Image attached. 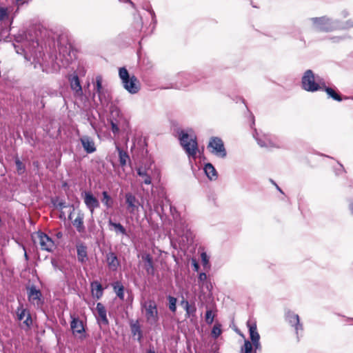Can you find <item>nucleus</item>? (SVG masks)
I'll use <instances>...</instances> for the list:
<instances>
[{
  "label": "nucleus",
  "mask_w": 353,
  "mask_h": 353,
  "mask_svg": "<svg viewBox=\"0 0 353 353\" xmlns=\"http://www.w3.org/2000/svg\"><path fill=\"white\" fill-rule=\"evenodd\" d=\"M285 318L289 323L292 326H294L297 334L299 330H303V325L300 323V319L298 314H296L291 311H288L285 314Z\"/></svg>",
  "instance_id": "obj_12"
},
{
  "label": "nucleus",
  "mask_w": 353,
  "mask_h": 353,
  "mask_svg": "<svg viewBox=\"0 0 353 353\" xmlns=\"http://www.w3.org/2000/svg\"><path fill=\"white\" fill-rule=\"evenodd\" d=\"M110 112L112 115L119 116V109L115 106H111L110 108Z\"/></svg>",
  "instance_id": "obj_42"
},
{
  "label": "nucleus",
  "mask_w": 353,
  "mask_h": 353,
  "mask_svg": "<svg viewBox=\"0 0 353 353\" xmlns=\"http://www.w3.org/2000/svg\"><path fill=\"white\" fill-rule=\"evenodd\" d=\"M247 326L249 329L250 338L252 343L248 340H245L244 345L241 349V353H256L257 350H261V345L259 341L260 335L257 332L256 322L248 320Z\"/></svg>",
  "instance_id": "obj_2"
},
{
  "label": "nucleus",
  "mask_w": 353,
  "mask_h": 353,
  "mask_svg": "<svg viewBox=\"0 0 353 353\" xmlns=\"http://www.w3.org/2000/svg\"><path fill=\"white\" fill-rule=\"evenodd\" d=\"M201 260H202L203 264H207L208 263V258L206 253L203 252L201 254Z\"/></svg>",
  "instance_id": "obj_43"
},
{
  "label": "nucleus",
  "mask_w": 353,
  "mask_h": 353,
  "mask_svg": "<svg viewBox=\"0 0 353 353\" xmlns=\"http://www.w3.org/2000/svg\"><path fill=\"white\" fill-rule=\"evenodd\" d=\"M108 225L110 226H112L114 228V231L116 233H120L123 235L126 234L125 228L119 223H114L112 219L108 221Z\"/></svg>",
  "instance_id": "obj_28"
},
{
  "label": "nucleus",
  "mask_w": 353,
  "mask_h": 353,
  "mask_svg": "<svg viewBox=\"0 0 353 353\" xmlns=\"http://www.w3.org/2000/svg\"><path fill=\"white\" fill-rule=\"evenodd\" d=\"M22 0H15L17 5L19 7L21 5L23 4L24 2H21Z\"/></svg>",
  "instance_id": "obj_50"
},
{
  "label": "nucleus",
  "mask_w": 353,
  "mask_h": 353,
  "mask_svg": "<svg viewBox=\"0 0 353 353\" xmlns=\"http://www.w3.org/2000/svg\"><path fill=\"white\" fill-rule=\"evenodd\" d=\"M8 17L7 9L5 8H0V21H3Z\"/></svg>",
  "instance_id": "obj_40"
},
{
  "label": "nucleus",
  "mask_w": 353,
  "mask_h": 353,
  "mask_svg": "<svg viewBox=\"0 0 353 353\" xmlns=\"http://www.w3.org/2000/svg\"><path fill=\"white\" fill-rule=\"evenodd\" d=\"M178 234H179V235H183V234H182V233H181V232H179V233H178Z\"/></svg>",
  "instance_id": "obj_56"
},
{
  "label": "nucleus",
  "mask_w": 353,
  "mask_h": 353,
  "mask_svg": "<svg viewBox=\"0 0 353 353\" xmlns=\"http://www.w3.org/2000/svg\"><path fill=\"white\" fill-rule=\"evenodd\" d=\"M17 314L19 321H22L26 316V318L23 321V324H25L28 327L31 325L32 323L31 316L22 305H20V306L17 308Z\"/></svg>",
  "instance_id": "obj_13"
},
{
  "label": "nucleus",
  "mask_w": 353,
  "mask_h": 353,
  "mask_svg": "<svg viewBox=\"0 0 353 353\" xmlns=\"http://www.w3.org/2000/svg\"><path fill=\"white\" fill-rule=\"evenodd\" d=\"M141 258L142 260L145 262L144 268L148 274L154 275V266L152 256L149 254H144L142 255Z\"/></svg>",
  "instance_id": "obj_16"
},
{
  "label": "nucleus",
  "mask_w": 353,
  "mask_h": 353,
  "mask_svg": "<svg viewBox=\"0 0 353 353\" xmlns=\"http://www.w3.org/2000/svg\"><path fill=\"white\" fill-rule=\"evenodd\" d=\"M313 28L320 32H330L336 29H347L353 27V21L348 20L344 23L333 21L326 17L312 18Z\"/></svg>",
  "instance_id": "obj_1"
},
{
  "label": "nucleus",
  "mask_w": 353,
  "mask_h": 353,
  "mask_svg": "<svg viewBox=\"0 0 353 353\" xmlns=\"http://www.w3.org/2000/svg\"><path fill=\"white\" fill-rule=\"evenodd\" d=\"M96 92L98 94L99 98L102 99L103 94H104V90L102 87V78L101 77H97L96 78Z\"/></svg>",
  "instance_id": "obj_32"
},
{
  "label": "nucleus",
  "mask_w": 353,
  "mask_h": 353,
  "mask_svg": "<svg viewBox=\"0 0 353 353\" xmlns=\"http://www.w3.org/2000/svg\"><path fill=\"white\" fill-rule=\"evenodd\" d=\"M15 164L17 166V170L19 174H22L24 173L26 170V167L24 164L19 160V159L17 158L15 159Z\"/></svg>",
  "instance_id": "obj_35"
},
{
  "label": "nucleus",
  "mask_w": 353,
  "mask_h": 353,
  "mask_svg": "<svg viewBox=\"0 0 353 353\" xmlns=\"http://www.w3.org/2000/svg\"><path fill=\"white\" fill-rule=\"evenodd\" d=\"M137 172L138 175L142 178L143 183H144L146 185L151 184V170H150L149 169H145L143 167H139L137 169Z\"/></svg>",
  "instance_id": "obj_19"
},
{
  "label": "nucleus",
  "mask_w": 353,
  "mask_h": 353,
  "mask_svg": "<svg viewBox=\"0 0 353 353\" xmlns=\"http://www.w3.org/2000/svg\"><path fill=\"white\" fill-rule=\"evenodd\" d=\"M70 82L72 90L74 91L77 95H81L82 94V88L78 76L74 75L70 79Z\"/></svg>",
  "instance_id": "obj_24"
},
{
  "label": "nucleus",
  "mask_w": 353,
  "mask_h": 353,
  "mask_svg": "<svg viewBox=\"0 0 353 353\" xmlns=\"http://www.w3.org/2000/svg\"><path fill=\"white\" fill-rule=\"evenodd\" d=\"M182 305H184V308L186 312V316L190 317L191 315H194L196 312V307L194 305H190L188 301H183L181 302Z\"/></svg>",
  "instance_id": "obj_31"
},
{
  "label": "nucleus",
  "mask_w": 353,
  "mask_h": 353,
  "mask_svg": "<svg viewBox=\"0 0 353 353\" xmlns=\"http://www.w3.org/2000/svg\"><path fill=\"white\" fill-rule=\"evenodd\" d=\"M77 258L79 262L84 263L88 261L87 248L81 244L77 246Z\"/></svg>",
  "instance_id": "obj_21"
},
{
  "label": "nucleus",
  "mask_w": 353,
  "mask_h": 353,
  "mask_svg": "<svg viewBox=\"0 0 353 353\" xmlns=\"http://www.w3.org/2000/svg\"><path fill=\"white\" fill-rule=\"evenodd\" d=\"M193 266L195 271H198L199 268V264L196 263V261H193Z\"/></svg>",
  "instance_id": "obj_45"
},
{
  "label": "nucleus",
  "mask_w": 353,
  "mask_h": 353,
  "mask_svg": "<svg viewBox=\"0 0 353 353\" xmlns=\"http://www.w3.org/2000/svg\"><path fill=\"white\" fill-rule=\"evenodd\" d=\"M114 291L117 296L121 299H124V287L119 281H117L112 284Z\"/></svg>",
  "instance_id": "obj_26"
},
{
  "label": "nucleus",
  "mask_w": 353,
  "mask_h": 353,
  "mask_svg": "<svg viewBox=\"0 0 353 353\" xmlns=\"http://www.w3.org/2000/svg\"><path fill=\"white\" fill-rule=\"evenodd\" d=\"M106 261L110 270L115 271L119 265V261L114 252H109L106 254Z\"/></svg>",
  "instance_id": "obj_18"
},
{
  "label": "nucleus",
  "mask_w": 353,
  "mask_h": 353,
  "mask_svg": "<svg viewBox=\"0 0 353 353\" xmlns=\"http://www.w3.org/2000/svg\"><path fill=\"white\" fill-rule=\"evenodd\" d=\"M179 141L188 157L195 158L198 150L196 137L190 135L184 131H181L179 134Z\"/></svg>",
  "instance_id": "obj_5"
},
{
  "label": "nucleus",
  "mask_w": 353,
  "mask_h": 353,
  "mask_svg": "<svg viewBox=\"0 0 353 353\" xmlns=\"http://www.w3.org/2000/svg\"><path fill=\"white\" fill-rule=\"evenodd\" d=\"M75 58V54L70 43L63 44L62 43L59 46V56L57 60L61 62V66L67 67Z\"/></svg>",
  "instance_id": "obj_6"
},
{
  "label": "nucleus",
  "mask_w": 353,
  "mask_h": 353,
  "mask_svg": "<svg viewBox=\"0 0 353 353\" xmlns=\"http://www.w3.org/2000/svg\"><path fill=\"white\" fill-rule=\"evenodd\" d=\"M56 236L58 238V239H61L62 238L63 236V233L61 232H58L57 234H56Z\"/></svg>",
  "instance_id": "obj_49"
},
{
  "label": "nucleus",
  "mask_w": 353,
  "mask_h": 353,
  "mask_svg": "<svg viewBox=\"0 0 353 353\" xmlns=\"http://www.w3.org/2000/svg\"><path fill=\"white\" fill-rule=\"evenodd\" d=\"M188 85V83H182L181 85L180 86H179V88L186 87Z\"/></svg>",
  "instance_id": "obj_51"
},
{
  "label": "nucleus",
  "mask_w": 353,
  "mask_h": 353,
  "mask_svg": "<svg viewBox=\"0 0 353 353\" xmlns=\"http://www.w3.org/2000/svg\"><path fill=\"white\" fill-rule=\"evenodd\" d=\"M72 321L70 323L71 330L74 334H79L80 337L82 338V335L85 332L84 326L83 322L78 318L72 316Z\"/></svg>",
  "instance_id": "obj_15"
},
{
  "label": "nucleus",
  "mask_w": 353,
  "mask_h": 353,
  "mask_svg": "<svg viewBox=\"0 0 353 353\" xmlns=\"http://www.w3.org/2000/svg\"><path fill=\"white\" fill-rule=\"evenodd\" d=\"M119 1L123 3H129L132 7H134V4L131 0H119Z\"/></svg>",
  "instance_id": "obj_46"
},
{
  "label": "nucleus",
  "mask_w": 353,
  "mask_h": 353,
  "mask_svg": "<svg viewBox=\"0 0 353 353\" xmlns=\"http://www.w3.org/2000/svg\"><path fill=\"white\" fill-rule=\"evenodd\" d=\"M302 87L308 92H316L325 87V81L319 76H315L311 70L305 72L302 77Z\"/></svg>",
  "instance_id": "obj_3"
},
{
  "label": "nucleus",
  "mask_w": 353,
  "mask_h": 353,
  "mask_svg": "<svg viewBox=\"0 0 353 353\" xmlns=\"http://www.w3.org/2000/svg\"><path fill=\"white\" fill-rule=\"evenodd\" d=\"M206 279H207V275L205 273L201 272L199 274V281L203 282V281H206Z\"/></svg>",
  "instance_id": "obj_44"
},
{
  "label": "nucleus",
  "mask_w": 353,
  "mask_h": 353,
  "mask_svg": "<svg viewBox=\"0 0 353 353\" xmlns=\"http://www.w3.org/2000/svg\"><path fill=\"white\" fill-rule=\"evenodd\" d=\"M204 171L208 176V177L210 179H216V171L214 166L211 163H207L205 165Z\"/></svg>",
  "instance_id": "obj_27"
},
{
  "label": "nucleus",
  "mask_w": 353,
  "mask_h": 353,
  "mask_svg": "<svg viewBox=\"0 0 353 353\" xmlns=\"http://www.w3.org/2000/svg\"><path fill=\"white\" fill-rule=\"evenodd\" d=\"M82 197L87 208L93 214L96 208L100 206L99 200L93 195L91 192L85 191L82 193Z\"/></svg>",
  "instance_id": "obj_11"
},
{
  "label": "nucleus",
  "mask_w": 353,
  "mask_h": 353,
  "mask_svg": "<svg viewBox=\"0 0 353 353\" xmlns=\"http://www.w3.org/2000/svg\"><path fill=\"white\" fill-rule=\"evenodd\" d=\"M132 334L134 336L138 335V340L140 341L142 339V332L140 326L138 323H133L131 325Z\"/></svg>",
  "instance_id": "obj_34"
},
{
  "label": "nucleus",
  "mask_w": 353,
  "mask_h": 353,
  "mask_svg": "<svg viewBox=\"0 0 353 353\" xmlns=\"http://www.w3.org/2000/svg\"><path fill=\"white\" fill-rule=\"evenodd\" d=\"M28 296L29 301L34 303L35 301L38 302L40 300L41 293L39 290H37L34 286H32L28 289Z\"/></svg>",
  "instance_id": "obj_23"
},
{
  "label": "nucleus",
  "mask_w": 353,
  "mask_h": 353,
  "mask_svg": "<svg viewBox=\"0 0 353 353\" xmlns=\"http://www.w3.org/2000/svg\"><path fill=\"white\" fill-rule=\"evenodd\" d=\"M147 353H155V352L153 350H149Z\"/></svg>",
  "instance_id": "obj_54"
},
{
  "label": "nucleus",
  "mask_w": 353,
  "mask_h": 353,
  "mask_svg": "<svg viewBox=\"0 0 353 353\" xmlns=\"http://www.w3.org/2000/svg\"><path fill=\"white\" fill-rule=\"evenodd\" d=\"M101 104L107 105L110 101V96L107 91L104 90V94H103L102 99L99 98Z\"/></svg>",
  "instance_id": "obj_39"
},
{
  "label": "nucleus",
  "mask_w": 353,
  "mask_h": 353,
  "mask_svg": "<svg viewBox=\"0 0 353 353\" xmlns=\"http://www.w3.org/2000/svg\"><path fill=\"white\" fill-rule=\"evenodd\" d=\"M322 90H324L327 94V95L330 97L332 98L334 100H336L337 101H341L342 100L341 96L338 93H336L334 90H333L331 88L327 87L325 84V87H323Z\"/></svg>",
  "instance_id": "obj_30"
},
{
  "label": "nucleus",
  "mask_w": 353,
  "mask_h": 353,
  "mask_svg": "<svg viewBox=\"0 0 353 353\" xmlns=\"http://www.w3.org/2000/svg\"><path fill=\"white\" fill-rule=\"evenodd\" d=\"M119 76L121 80L123 88L130 94H137L141 88L138 79L134 76H130L128 71L124 67L119 70Z\"/></svg>",
  "instance_id": "obj_4"
},
{
  "label": "nucleus",
  "mask_w": 353,
  "mask_h": 353,
  "mask_svg": "<svg viewBox=\"0 0 353 353\" xmlns=\"http://www.w3.org/2000/svg\"><path fill=\"white\" fill-rule=\"evenodd\" d=\"M119 157V163L121 166L126 165L127 161L129 160L128 154L119 148H117Z\"/></svg>",
  "instance_id": "obj_33"
},
{
  "label": "nucleus",
  "mask_w": 353,
  "mask_h": 353,
  "mask_svg": "<svg viewBox=\"0 0 353 353\" xmlns=\"http://www.w3.org/2000/svg\"><path fill=\"white\" fill-rule=\"evenodd\" d=\"M91 290L92 295L97 299L103 296V289L99 281H94L91 283Z\"/></svg>",
  "instance_id": "obj_22"
},
{
  "label": "nucleus",
  "mask_w": 353,
  "mask_h": 353,
  "mask_svg": "<svg viewBox=\"0 0 353 353\" xmlns=\"http://www.w3.org/2000/svg\"><path fill=\"white\" fill-rule=\"evenodd\" d=\"M145 208H146V210H148L150 212L152 211V208L151 205L149 203H148L146 204Z\"/></svg>",
  "instance_id": "obj_47"
},
{
  "label": "nucleus",
  "mask_w": 353,
  "mask_h": 353,
  "mask_svg": "<svg viewBox=\"0 0 353 353\" xmlns=\"http://www.w3.org/2000/svg\"><path fill=\"white\" fill-rule=\"evenodd\" d=\"M208 148L212 154L221 158H225L227 155L223 141L219 137L211 138Z\"/></svg>",
  "instance_id": "obj_10"
},
{
  "label": "nucleus",
  "mask_w": 353,
  "mask_h": 353,
  "mask_svg": "<svg viewBox=\"0 0 353 353\" xmlns=\"http://www.w3.org/2000/svg\"><path fill=\"white\" fill-rule=\"evenodd\" d=\"M221 334V329L220 325H214L212 330V335L214 338L219 337Z\"/></svg>",
  "instance_id": "obj_37"
},
{
  "label": "nucleus",
  "mask_w": 353,
  "mask_h": 353,
  "mask_svg": "<svg viewBox=\"0 0 353 353\" xmlns=\"http://www.w3.org/2000/svg\"><path fill=\"white\" fill-rule=\"evenodd\" d=\"M24 256H25L26 260H28V254H27L26 251H25Z\"/></svg>",
  "instance_id": "obj_53"
},
{
  "label": "nucleus",
  "mask_w": 353,
  "mask_h": 353,
  "mask_svg": "<svg viewBox=\"0 0 353 353\" xmlns=\"http://www.w3.org/2000/svg\"><path fill=\"white\" fill-rule=\"evenodd\" d=\"M111 128L113 133H117L119 130L118 125L112 121H111Z\"/></svg>",
  "instance_id": "obj_41"
},
{
  "label": "nucleus",
  "mask_w": 353,
  "mask_h": 353,
  "mask_svg": "<svg viewBox=\"0 0 353 353\" xmlns=\"http://www.w3.org/2000/svg\"><path fill=\"white\" fill-rule=\"evenodd\" d=\"M168 299L169 301V309L172 312H175L176 310V301H177L176 299L173 296H169Z\"/></svg>",
  "instance_id": "obj_36"
},
{
  "label": "nucleus",
  "mask_w": 353,
  "mask_h": 353,
  "mask_svg": "<svg viewBox=\"0 0 353 353\" xmlns=\"http://www.w3.org/2000/svg\"><path fill=\"white\" fill-rule=\"evenodd\" d=\"M32 239L34 244L39 245L42 250L51 252L55 248L54 241L42 232L39 231L34 233L32 235Z\"/></svg>",
  "instance_id": "obj_7"
},
{
  "label": "nucleus",
  "mask_w": 353,
  "mask_h": 353,
  "mask_svg": "<svg viewBox=\"0 0 353 353\" xmlns=\"http://www.w3.org/2000/svg\"><path fill=\"white\" fill-rule=\"evenodd\" d=\"M51 262H52V266H53L55 269H56V268H57V263L56 260L52 259Z\"/></svg>",
  "instance_id": "obj_48"
},
{
  "label": "nucleus",
  "mask_w": 353,
  "mask_h": 353,
  "mask_svg": "<svg viewBox=\"0 0 353 353\" xmlns=\"http://www.w3.org/2000/svg\"><path fill=\"white\" fill-rule=\"evenodd\" d=\"M73 225L78 232H84L85 227L83 225V217L81 215L77 216V217L73 221Z\"/></svg>",
  "instance_id": "obj_29"
},
{
  "label": "nucleus",
  "mask_w": 353,
  "mask_h": 353,
  "mask_svg": "<svg viewBox=\"0 0 353 353\" xmlns=\"http://www.w3.org/2000/svg\"><path fill=\"white\" fill-rule=\"evenodd\" d=\"M101 202L105 206L106 208L110 209L113 207L114 201L112 198L109 195L108 192L103 191L102 192Z\"/></svg>",
  "instance_id": "obj_25"
},
{
  "label": "nucleus",
  "mask_w": 353,
  "mask_h": 353,
  "mask_svg": "<svg viewBox=\"0 0 353 353\" xmlns=\"http://www.w3.org/2000/svg\"><path fill=\"white\" fill-rule=\"evenodd\" d=\"M154 210L157 212H159V207L157 205H154Z\"/></svg>",
  "instance_id": "obj_52"
},
{
  "label": "nucleus",
  "mask_w": 353,
  "mask_h": 353,
  "mask_svg": "<svg viewBox=\"0 0 353 353\" xmlns=\"http://www.w3.org/2000/svg\"><path fill=\"white\" fill-rule=\"evenodd\" d=\"M96 309L98 313V321H101L104 325H108V319L107 318L105 306L101 303H98Z\"/></svg>",
  "instance_id": "obj_20"
},
{
  "label": "nucleus",
  "mask_w": 353,
  "mask_h": 353,
  "mask_svg": "<svg viewBox=\"0 0 353 353\" xmlns=\"http://www.w3.org/2000/svg\"><path fill=\"white\" fill-rule=\"evenodd\" d=\"M81 143L87 153H93L96 151V146L93 139L88 136H83L80 138Z\"/></svg>",
  "instance_id": "obj_14"
},
{
  "label": "nucleus",
  "mask_w": 353,
  "mask_h": 353,
  "mask_svg": "<svg viewBox=\"0 0 353 353\" xmlns=\"http://www.w3.org/2000/svg\"><path fill=\"white\" fill-rule=\"evenodd\" d=\"M256 140L261 147H279L278 144L276 142H274V140L270 136L268 135H263V137L261 138H256Z\"/></svg>",
  "instance_id": "obj_17"
},
{
  "label": "nucleus",
  "mask_w": 353,
  "mask_h": 353,
  "mask_svg": "<svg viewBox=\"0 0 353 353\" xmlns=\"http://www.w3.org/2000/svg\"><path fill=\"white\" fill-rule=\"evenodd\" d=\"M276 188H277L280 192H281V190L280 189V188H279L278 185H276Z\"/></svg>",
  "instance_id": "obj_55"
},
{
  "label": "nucleus",
  "mask_w": 353,
  "mask_h": 353,
  "mask_svg": "<svg viewBox=\"0 0 353 353\" xmlns=\"http://www.w3.org/2000/svg\"><path fill=\"white\" fill-rule=\"evenodd\" d=\"M125 205L126 211L130 214H135L139 211V207L141 205L143 208L139 199L132 192L125 194Z\"/></svg>",
  "instance_id": "obj_9"
},
{
  "label": "nucleus",
  "mask_w": 353,
  "mask_h": 353,
  "mask_svg": "<svg viewBox=\"0 0 353 353\" xmlns=\"http://www.w3.org/2000/svg\"><path fill=\"white\" fill-rule=\"evenodd\" d=\"M145 310V316L147 322L150 325H154L159 320L158 310L156 303L152 300L145 301L141 305Z\"/></svg>",
  "instance_id": "obj_8"
},
{
  "label": "nucleus",
  "mask_w": 353,
  "mask_h": 353,
  "mask_svg": "<svg viewBox=\"0 0 353 353\" xmlns=\"http://www.w3.org/2000/svg\"><path fill=\"white\" fill-rule=\"evenodd\" d=\"M214 315L210 310H208L205 313V321L208 324H212L214 321Z\"/></svg>",
  "instance_id": "obj_38"
}]
</instances>
